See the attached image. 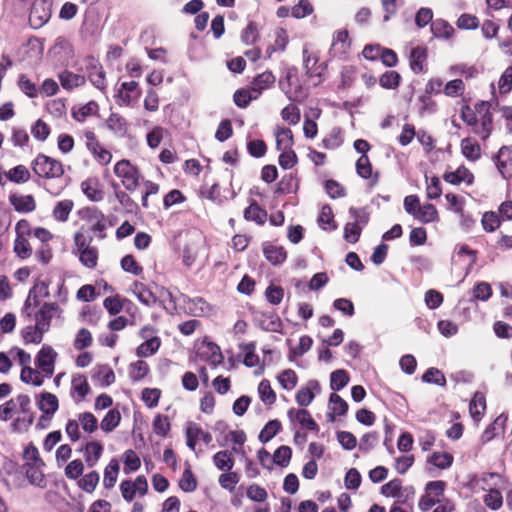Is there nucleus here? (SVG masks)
Masks as SVG:
<instances>
[{"mask_svg":"<svg viewBox=\"0 0 512 512\" xmlns=\"http://www.w3.org/2000/svg\"><path fill=\"white\" fill-rule=\"evenodd\" d=\"M74 253L78 256L80 263L88 269H94L97 266L99 251L97 247L92 246V237H86L83 232L77 231L74 236Z\"/></svg>","mask_w":512,"mask_h":512,"instance_id":"f257e3e1","label":"nucleus"},{"mask_svg":"<svg viewBox=\"0 0 512 512\" xmlns=\"http://www.w3.org/2000/svg\"><path fill=\"white\" fill-rule=\"evenodd\" d=\"M58 353L50 345H43L35 357V368L40 378L39 384H32L40 387L45 378H51L54 374Z\"/></svg>","mask_w":512,"mask_h":512,"instance_id":"f03ea898","label":"nucleus"},{"mask_svg":"<svg viewBox=\"0 0 512 512\" xmlns=\"http://www.w3.org/2000/svg\"><path fill=\"white\" fill-rule=\"evenodd\" d=\"M32 169L35 174L43 178H59L64 174L62 163L44 154H39L35 158Z\"/></svg>","mask_w":512,"mask_h":512,"instance_id":"7ed1b4c3","label":"nucleus"},{"mask_svg":"<svg viewBox=\"0 0 512 512\" xmlns=\"http://www.w3.org/2000/svg\"><path fill=\"white\" fill-rule=\"evenodd\" d=\"M114 173L127 190L135 191L139 186L140 172L129 160L118 161L114 166Z\"/></svg>","mask_w":512,"mask_h":512,"instance_id":"20e7f679","label":"nucleus"},{"mask_svg":"<svg viewBox=\"0 0 512 512\" xmlns=\"http://www.w3.org/2000/svg\"><path fill=\"white\" fill-rule=\"evenodd\" d=\"M10 354H15L18 358L19 365L22 366L20 379L27 384H39L40 378L36 369L31 367V355L25 350L14 347L10 350Z\"/></svg>","mask_w":512,"mask_h":512,"instance_id":"39448f33","label":"nucleus"},{"mask_svg":"<svg viewBox=\"0 0 512 512\" xmlns=\"http://www.w3.org/2000/svg\"><path fill=\"white\" fill-rule=\"evenodd\" d=\"M351 50V40L345 29L336 30L332 36L329 54L332 58L346 59Z\"/></svg>","mask_w":512,"mask_h":512,"instance_id":"423d86ee","label":"nucleus"},{"mask_svg":"<svg viewBox=\"0 0 512 512\" xmlns=\"http://www.w3.org/2000/svg\"><path fill=\"white\" fill-rule=\"evenodd\" d=\"M82 218L89 225V230L98 233L99 239L106 237V217L102 211L96 207H87L82 210Z\"/></svg>","mask_w":512,"mask_h":512,"instance_id":"0eeeda50","label":"nucleus"},{"mask_svg":"<svg viewBox=\"0 0 512 512\" xmlns=\"http://www.w3.org/2000/svg\"><path fill=\"white\" fill-rule=\"evenodd\" d=\"M318 57L309 52L307 49L303 50V64L306 75L311 79L314 86L319 85L323 80V75L326 71L324 64H319Z\"/></svg>","mask_w":512,"mask_h":512,"instance_id":"6e6552de","label":"nucleus"},{"mask_svg":"<svg viewBox=\"0 0 512 512\" xmlns=\"http://www.w3.org/2000/svg\"><path fill=\"white\" fill-rule=\"evenodd\" d=\"M85 68L92 85L103 91L106 89V74L101 63L93 56L85 58Z\"/></svg>","mask_w":512,"mask_h":512,"instance_id":"1a4fd4ad","label":"nucleus"},{"mask_svg":"<svg viewBox=\"0 0 512 512\" xmlns=\"http://www.w3.org/2000/svg\"><path fill=\"white\" fill-rule=\"evenodd\" d=\"M185 434L187 446L192 451H195L196 443L200 440L205 444H210L212 442V435L201 429V427L194 422H189L187 424Z\"/></svg>","mask_w":512,"mask_h":512,"instance_id":"9d476101","label":"nucleus"},{"mask_svg":"<svg viewBox=\"0 0 512 512\" xmlns=\"http://www.w3.org/2000/svg\"><path fill=\"white\" fill-rule=\"evenodd\" d=\"M495 163L503 178L508 179L512 177V147H501L495 157Z\"/></svg>","mask_w":512,"mask_h":512,"instance_id":"9b49d317","label":"nucleus"},{"mask_svg":"<svg viewBox=\"0 0 512 512\" xmlns=\"http://www.w3.org/2000/svg\"><path fill=\"white\" fill-rule=\"evenodd\" d=\"M86 140H87L86 145H87L88 150L95 156V158L97 159V161L100 164L106 165L111 161V159H112L111 153L108 150L104 149L100 145V143L97 141L94 133H92V132L87 133Z\"/></svg>","mask_w":512,"mask_h":512,"instance_id":"f8f14e48","label":"nucleus"},{"mask_svg":"<svg viewBox=\"0 0 512 512\" xmlns=\"http://www.w3.org/2000/svg\"><path fill=\"white\" fill-rule=\"evenodd\" d=\"M90 393V386L83 374H73L70 395L76 401H82Z\"/></svg>","mask_w":512,"mask_h":512,"instance_id":"ddd939ff","label":"nucleus"},{"mask_svg":"<svg viewBox=\"0 0 512 512\" xmlns=\"http://www.w3.org/2000/svg\"><path fill=\"white\" fill-rule=\"evenodd\" d=\"M315 392H320V384L317 380H309L297 391L295 396L297 404L302 407L310 405L315 397Z\"/></svg>","mask_w":512,"mask_h":512,"instance_id":"4468645a","label":"nucleus"},{"mask_svg":"<svg viewBox=\"0 0 512 512\" xmlns=\"http://www.w3.org/2000/svg\"><path fill=\"white\" fill-rule=\"evenodd\" d=\"M57 306L54 303H44L35 315V325L47 332Z\"/></svg>","mask_w":512,"mask_h":512,"instance_id":"2eb2a0df","label":"nucleus"},{"mask_svg":"<svg viewBox=\"0 0 512 512\" xmlns=\"http://www.w3.org/2000/svg\"><path fill=\"white\" fill-rule=\"evenodd\" d=\"M138 88V82H123L118 90L117 102L120 106H129L132 101L138 98L139 93L133 95Z\"/></svg>","mask_w":512,"mask_h":512,"instance_id":"dca6fc26","label":"nucleus"},{"mask_svg":"<svg viewBox=\"0 0 512 512\" xmlns=\"http://www.w3.org/2000/svg\"><path fill=\"white\" fill-rule=\"evenodd\" d=\"M288 417L291 420H296L297 422H299L300 425H302L304 428H306L308 430L315 431V432H318V430H319L317 423L311 417V414L309 413L308 410H305V409L296 410V409L292 408L288 411Z\"/></svg>","mask_w":512,"mask_h":512,"instance_id":"f3484780","label":"nucleus"},{"mask_svg":"<svg viewBox=\"0 0 512 512\" xmlns=\"http://www.w3.org/2000/svg\"><path fill=\"white\" fill-rule=\"evenodd\" d=\"M444 180L453 185H458L460 183L471 185L473 183L474 176L469 169L464 166H460L456 171L446 172L444 174Z\"/></svg>","mask_w":512,"mask_h":512,"instance_id":"a211bd4d","label":"nucleus"},{"mask_svg":"<svg viewBox=\"0 0 512 512\" xmlns=\"http://www.w3.org/2000/svg\"><path fill=\"white\" fill-rule=\"evenodd\" d=\"M10 203L17 212L21 213H29L36 208V202L32 195H11Z\"/></svg>","mask_w":512,"mask_h":512,"instance_id":"6ab92c4d","label":"nucleus"},{"mask_svg":"<svg viewBox=\"0 0 512 512\" xmlns=\"http://www.w3.org/2000/svg\"><path fill=\"white\" fill-rule=\"evenodd\" d=\"M275 82V76L270 71L259 74L251 83V89L257 93V97L266 89L271 87Z\"/></svg>","mask_w":512,"mask_h":512,"instance_id":"aec40b11","label":"nucleus"},{"mask_svg":"<svg viewBox=\"0 0 512 512\" xmlns=\"http://www.w3.org/2000/svg\"><path fill=\"white\" fill-rule=\"evenodd\" d=\"M59 80L64 89L71 90L85 84L86 78L81 74H76L65 70L59 75Z\"/></svg>","mask_w":512,"mask_h":512,"instance_id":"412c9836","label":"nucleus"},{"mask_svg":"<svg viewBox=\"0 0 512 512\" xmlns=\"http://www.w3.org/2000/svg\"><path fill=\"white\" fill-rule=\"evenodd\" d=\"M103 452V446L98 441L88 442L84 447V457L87 465L93 467L100 459Z\"/></svg>","mask_w":512,"mask_h":512,"instance_id":"4be33fe9","label":"nucleus"},{"mask_svg":"<svg viewBox=\"0 0 512 512\" xmlns=\"http://www.w3.org/2000/svg\"><path fill=\"white\" fill-rule=\"evenodd\" d=\"M427 59V48L417 46L410 53V67L413 72L420 73L424 69V63Z\"/></svg>","mask_w":512,"mask_h":512,"instance_id":"5701e85b","label":"nucleus"},{"mask_svg":"<svg viewBox=\"0 0 512 512\" xmlns=\"http://www.w3.org/2000/svg\"><path fill=\"white\" fill-rule=\"evenodd\" d=\"M39 409L47 414V415H53L59 407L58 398L49 392H43L40 394V399L38 402Z\"/></svg>","mask_w":512,"mask_h":512,"instance_id":"b1692460","label":"nucleus"},{"mask_svg":"<svg viewBox=\"0 0 512 512\" xmlns=\"http://www.w3.org/2000/svg\"><path fill=\"white\" fill-rule=\"evenodd\" d=\"M461 151L465 158L476 161L481 156L480 145L472 138H464L461 141Z\"/></svg>","mask_w":512,"mask_h":512,"instance_id":"393cba45","label":"nucleus"},{"mask_svg":"<svg viewBox=\"0 0 512 512\" xmlns=\"http://www.w3.org/2000/svg\"><path fill=\"white\" fill-rule=\"evenodd\" d=\"M74 208V202L70 199H64L56 203L52 215L59 222H66Z\"/></svg>","mask_w":512,"mask_h":512,"instance_id":"a878e982","label":"nucleus"},{"mask_svg":"<svg viewBox=\"0 0 512 512\" xmlns=\"http://www.w3.org/2000/svg\"><path fill=\"white\" fill-rule=\"evenodd\" d=\"M131 291L146 306H152L156 303V297L142 283L135 282L131 287Z\"/></svg>","mask_w":512,"mask_h":512,"instance_id":"bb28decb","label":"nucleus"},{"mask_svg":"<svg viewBox=\"0 0 512 512\" xmlns=\"http://www.w3.org/2000/svg\"><path fill=\"white\" fill-rule=\"evenodd\" d=\"M214 465L221 471H231L234 467L232 451L221 450L213 456Z\"/></svg>","mask_w":512,"mask_h":512,"instance_id":"cd10ccee","label":"nucleus"},{"mask_svg":"<svg viewBox=\"0 0 512 512\" xmlns=\"http://www.w3.org/2000/svg\"><path fill=\"white\" fill-rule=\"evenodd\" d=\"M405 491L406 488L403 487L400 479H393L384 484L381 488L382 495L397 499L403 498Z\"/></svg>","mask_w":512,"mask_h":512,"instance_id":"c85d7f7f","label":"nucleus"},{"mask_svg":"<svg viewBox=\"0 0 512 512\" xmlns=\"http://www.w3.org/2000/svg\"><path fill=\"white\" fill-rule=\"evenodd\" d=\"M507 422V416L504 414L499 415L492 424H490L483 432L481 440L483 443L491 441L499 432L503 430Z\"/></svg>","mask_w":512,"mask_h":512,"instance_id":"c756f323","label":"nucleus"},{"mask_svg":"<svg viewBox=\"0 0 512 512\" xmlns=\"http://www.w3.org/2000/svg\"><path fill=\"white\" fill-rule=\"evenodd\" d=\"M454 31V28L446 20L436 19L431 23V32L437 38L450 39Z\"/></svg>","mask_w":512,"mask_h":512,"instance_id":"7c9ffc66","label":"nucleus"},{"mask_svg":"<svg viewBox=\"0 0 512 512\" xmlns=\"http://www.w3.org/2000/svg\"><path fill=\"white\" fill-rule=\"evenodd\" d=\"M46 332L40 330L36 325H29L21 330L23 342L28 344H40Z\"/></svg>","mask_w":512,"mask_h":512,"instance_id":"2f4dec72","label":"nucleus"},{"mask_svg":"<svg viewBox=\"0 0 512 512\" xmlns=\"http://www.w3.org/2000/svg\"><path fill=\"white\" fill-rule=\"evenodd\" d=\"M276 148L278 151L289 150L293 145V134L289 128H277L275 132Z\"/></svg>","mask_w":512,"mask_h":512,"instance_id":"473e14b6","label":"nucleus"},{"mask_svg":"<svg viewBox=\"0 0 512 512\" xmlns=\"http://www.w3.org/2000/svg\"><path fill=\"white\" fill-rule=\"evenodd\" d=\"M486 409V400L483 394L475 393L469 404V412L475 421H479Z\"/></svg>","mask_w":512,"mask_h":512,"instance_id":"72a5a7b5","label":"nucleus"},{"mask_svg":"<svg viewBox=\"0 0 512 512\" xmlns=\"http://www.w3.org/2000/svg\"><path fill=\"white\" fill-rule=\"evenodd\" d=\"M44 465H31L26 468V476L32 485L46 487L47 481L42 471Z\"/></svg>","mask_w":512,"mask_h":512,"instance_id":"f704fd0d","label":"nucleus"},{"mask_svg":"<svg viewBox=\"0 0 512 512\" xmlns=\"http://www.w3.org/2000/svg\"><path fill=\"white\" fill-rule=\"evenodd\" d=\"M119 473V463L112 459L104 470L103 485L107 489L114 487Z\"/></svg>","mask_w":512,"mask_h":512,"instance_id":"c9c22d12","label":"nucleus"},{"mask_svg":"<svg viewBox=\"0 0 512 512\" xmlns=\"http://www.w3.org/2000/svg\"><path fill=\"white\" fill-rule=\"evenodd\" d=\"M185 310L193 316H203L209 311V306L202 298L185 301Z\"/></svg>","mask_w":512,"mask_h":512,"instance_id":"e433bc0d","label":"nucleus"},{"mask_svg":"<svg viewBox=\"0 0 512 512\" xmlns=\"http://www.w3.org/2000/svg\"><path fill=\"white\" fill-rule=\"evenodd\" d=\"M492 130V115L487 110L485 114L481 118V123H476L475 127L473 128V132L478 135L481 139L486 140Z\"/></svg>","mask_w":512,"mask_h":512,"instance_id":"4c0bfd02","label":"nucleus"},{"mask_svg":"<svg viewBox=\"0 0 512 512\" xmlns=\"http://www.w3.org/2000/svg\"><path fill=\"white\" fill-rule=\"evenodd\" d=\"M244 217L248 221H255L258 224H263L266 221L267 212L256 202H253L245 209Z\"/></svg>","mask_w":512,"mask_h":512,"instance_id":"58836bf2","label":"nucleus"},{"mask_svg":"<svg viewBox=\"0 0 512 512\" xmlns=\"http://www.w3.org/2000/svg\"><path fill=\"white\" fill-rule=\"evenodd\" d=\"M121 414L116 409L109 410L100 423V428L106 432H112L120 423Z\"/></svg>","mask_w":512,"mask_h":512,"instance_id":"ea45409f","label":"nucleus"},{"mask_svg":"<svg viewBox=\"0 0 512 512\" xmlns=\"http://www.w3.org/2000/svg\"><path fill=\"white\" fill-rule=\"evenodd\" d=\"M266 259L273 265L281 264L286 259V251L283 247L268 245L264 248Z\"/></svg>","mask_w":512,"mask_h":512,"instance_id":"a19ab883","label":"nucleus"},{"mask_svg":"<svg viewBox=\"0 0 512 512\" xmlns=\"http://www.w3.org/2000/svg\"><path fill=\"white\" fill-rule=\"evenodd\" d=\"M81 188L83 193L94 202L101 201L103 199V191L99 188L96 181L87 180L82 182Z\"/></svg>","mask_w":512,"mask_h":512,"instance_id":"79ce46f5","label":"nucleus"},{"mask_svg":"<svg viewBox=\"0 0 512 512\" xmlns=\"http://www.w3.org/2000/svg\"><path fill=\"white\" fill-rule=\"evenodd\" d=\"M161 346L160 338L150 339L141 343L137 349L136 354L138 357H149L154 355Z\"/></svg>","mask_w":512,"mask_h":512,"instance_id":"37998d69","label":"nucleus"},{"mask_svg":"<svg viewBox=\"0 0 512 512\" xmlns=\"http://www.w3.org/2000/svg\"><path fill=\"white\" fill-rule=\"evenodd\" d=\"M313 344V340L309 336H302L299 339V343L297 346L290 348L289 351V360L293 361L297 357L303 356L306 352H308Z\"/></svg>","mask_w":512,"mask_h":512,"instance_id":"c03bdc74","label":"nucleus"},{"mask_svg":"<svg viewBox=\"0 0 512 512\" xmlns=\"http://www.w3.org/2000/svg\"><path fill=\"white\" fill-rule=\"evenodd\" d=\"M77 420L82 430L88 434H92L98 429V420L90 412L80 413Z\"/></svg>","mask_w":512,"mask_h":512,"instance_id":"a18cd8bd","label":"nucleus"},{"mask_svg":"<svg viewBox=\"0 0 512 512\" xmlns=\"http://www.w3.org/2000/svg\"><path fill=\"white\" fill-rule=\"evenodd\" d=\"M258 393L261 401L266 405H272L276 401V394L269 380L263 379L258 385Z\"/></svg>","mask_w":512,"mask_h":512,"instance_id":"49530a36","label":"nucleus"},{"mask_svg":"<svg viewBox=\"0 0 512 512\" xmlns=\"http://www.w3.org/2000/svg\"><path fill=\"white\" fill-rule=\"evenodd\" d=\"M106 124L117 135L123 136L127 131L126 120L119 114L112 113L107 119Z\"/></svg>","mask_w":512,"mask_h":512,"instance_id":"de8ad7c7","label":"nucleus"},{"mask_svg":"<svg viewBox=\"0 0 512 512\" xmlns=\"http://www.w3.org/2000/svg\"><path fill=\"white\" fill-rule=\"evenodd\" d=\"M349 382V375L346 370L338 369L330 375V388L333 391L343 389Z\"/></svg>","mask_w":512,"mask_h":512,"instance_id":"09e8293b","label":"nucleus"},{"mask_svg":"<svg viewBox=\"0 0 512 512\" xmlns=\"http://www.w3.org/2000/svg\"><path fill=\"white\" fill-rule=\"evenodd\" d=\"M422 223H430L438 220V211L433 204H425L418 209L415 217Z\"/></svg>","mask_w":512,"mask_h":512,"instance_id":"8fccbe9b","label":"nucleus"},{"mask_svg":"<svg viewBox=\"0 0 512 512\" xmlns=\"http://www.w3.org/2000/svg\"><path fill=\"white\" fill-rule=\"evenodd\" d=\"M7 178L14 183H25L30 179V171L24 165H18L6 173Z\"/></svg>","mask_w":512,"mask_h":512,"instance_id":"3c124183","label":"nucleus"},{"mask_svg":"<svg viewBox=\"0 0 512 512\" xmlns=\"http://www.w3.org/2000/svg\"><path fill=\"white\" fill-rule=\"evenodd\" d=\"M149 372L148 364L143 360L133 362L129 366V377L133 381L142 380Z\"/></svg>","mask_w":512,"mask_h":512,"instance_id":"603ef678","label":"nucleus"},{"mask_svg":"<svg viewBox=\"0 0 512 512\" xmlns=\"http://www.w3.org/2000/svg\"><path fill=\"white\" fill-rule=\"evenodd\" d=\"M428 461L440 469H447L453 463V456L447 452H434Z\"/></svg>","mask_w":512,"mask_h":512,"instance_id":"864d4df0","label":"nucleus"},{"mask_svg":"<svg viewBox=\"0 0 512 512\" xmlns=\"http://www.w3.org/2000/svg\"><path fill=\"white\" fill-rule=\"evenodd\" d=\"M483 502L488 508L498 510L503 505V497L498 489H489L483 497Z\"/></svg>","mask_w":512,"mask_h":512,"instance_id":"5fc2aeb1","label":"nucleus"},{"mask_svg":"<svg viewBox=\"0 0 512 512\" xmlns=\"http://www.w3.org/2000/svg\"><path fill=\"white\" fill-rule=\"evenodd\" d=\"M257 98V93L253 92L251 88L249 90L239 89L233 96L235 104L240 108L247 107L252 100Z\"/></svg>","mask_w":512,"mask_h":512,"instance_id":"6e6d98bb","label":"nucleus"},{"mask_svg":"<svg viewBox=\"0 0 512 512\" xmlns=\"http://www.w3.org/2000/svg\"><path fill=\"white\" fill-rule=\"evenodd\" d=\"M278 381L285 390H293L298 382V376L292 369L284 370L279 376Z\"/></svg>","mask_w":512,"mask_h":512,"instance_id":"4d7b16f0","label":"nucleus"},{"mask_svg":"<svg viewBox=\"0 0 512 512\" xmlns=\"http://www.w3.org/2000/svg\"><path fill=\"white\" fill-rule=\"evenodd\" d=\"M281 423L278 420L269 421L259 434V440L262 443L269 442L280 430Z\"/></svg>","mask_w":512,"mask_h":512,"instance_id":"13d9d810","label":"nucleus"},{"mask_svg":"<svg viewBox=\"0 0 512 512\" xmlns=\"http://www.w3.org/2000/svg\"><path fill=\"white\" fill-rule=\"evenodd\" d=\"M14 251L20 258L26 259L31 256L32 247L23 235L18 234L14 242Z\"/></svg>","mask_w":512,"mask_h":512,"instance_id":"bf43d9fd","label":"nucleus"},{"mask_svg":"<svg viewBox=\"0 0 512 512\" xmlns=\"http://www.w3.org/2000/svg\"><path fill=\"white\" fill-rule=\"evenodd\" d=\"M92 335L89 330L86 328H81L73 341V346L76 350H83L85 348H88L92 345Z\"/></svg>","mask_w":512,"mask_h":512,"instance_id":"052dcab7","label":"nucleus"},{"mask_svg":"<svg viewBox=\"0 0 512 512\" xmlns=\"http://www.w3.org/2000/svg\"><path fill=\"white\" fill-rule=\"evenodd\" d=\"M329 408L333 414L342 416L347 412L348 404L338 394L332 393L329 398Z\"/></svg>","mask_w":512,"mask_h":512,"instance_id":"680f3d73","label":"nucleus"},{"mask_svg":"<svg viewBox=\"0 0 512 512\" xmlns=\"http://www.w3.org/2000/svg\"><path fill=\"white\" fill-rule=\"evenodd\" d=\"M292 456V450L289 446H280L273 454V462L281 467H286Z\"/></svg>","mask_w":512,"mask_h":512,"instance_id":"e2e57ef3","label":"nucleus"},{"mask_svg":"<svg viewBox=\"0 0 512 512\" xmlns=\"http://www.w3.org/2000/svg\"><path fill=\"white\" fill-rule=\"evenodd\" d=\"M239 482V476L236 472L227 471L219 476V484L223 489L230 492L234 491Z\"/></svg>","mask_w":512,"mask_h":512,"instance_id":"0e129e2a","label":"nucleus"},{"mask_svg":"<svg viewBox=\"0 0 512 512\" xmlns=\"http://www.w3.org/2000/svg\"><path fill=\"white\" fill-rule=\"evenodd\" d=\"M262 329L270 332H279L281 330V320L275 314L263 315V320L260 322Z\"/></svg>","mask_w":512,"mask_h":512,"instance_id":"69168bd1","label":"nucleus"},{"mask_svg":"<svg viewBox=\"0 0 512 512\" xmlns=\"http://www.w3.org/2000/svg\"><path fill=\"white\" fill-rule=\"evenodd\" d=\"M99 482V474L95 471H92L86 475H84L80 481L79 486L86 492H93Z\"/></svg>","mask_w":512,"mask_h":512,"instance_id":"338daca9","label":"nucleus"},{"mask_svg":"<svg viewBox=\"0 0 512 512\" xmlns=\"http://www.w3.org/2000/svg\"><path fill=\"white\" fill-rule=\"evenodd\" d=\"M281 117L291 125H296L300 121V110L297 106L290 104L281 111Z\"/></svg>","mask_w":512,"mask_h":512,"instance_id":"774afa93","label":"nucleus"}]
</instances>
